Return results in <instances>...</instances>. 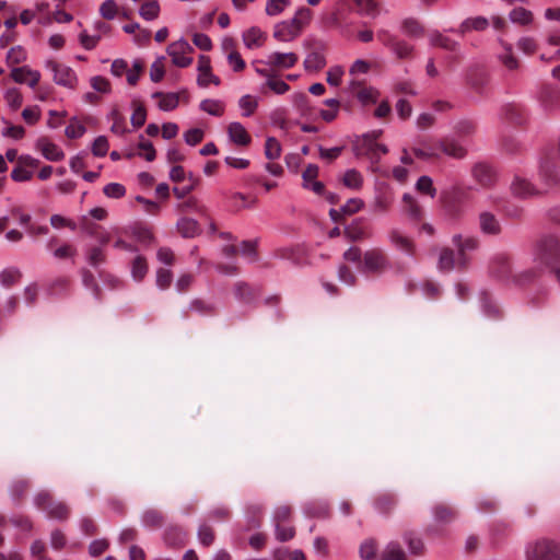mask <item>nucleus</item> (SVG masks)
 Returning a JSON list of instances; mask_svg holds the SVG:
<instances>
[{"instance_id": "nucleus-64", "label": "nucleus", "mask_w": 560, "mask_h": 560, "mask_svg": "<svg viewBox=\"0 0 560 560\" xmlns=\"http://www.w3.org/2000/svg\"><path fill=\"white\" fill-rule=\"evenodd\" d=\"M395 503L396 501L392 495L384 494L376 499L374 505L376 511H378L380 513H387L393 509Z\"/></svg>"}, {"instance_id": "nucleus-30", "label": "nucleus", "mask_w": 560, "mask_h": 560, "mask_svg": "<svg viewBox=\"0 0 560 560\" xmlns=\"http://www.w3.org/2000/svg\"><path fill=\"white\" fill-rule=\"evenodd\" d=\"M402 201L408 217L413 221H420L422 218V209L418 205L417 200L410 194H405L402 196Z\"/></svg>"}, {"instance_id": "nucleus-13", "label": "nucleus", "mask_w": 560, "mask_h": 560, "mask_svg": "<svg viewBox=\"0 0 560 560\" xmlns=\"http://www.w3.org/2000/svg\"><path fill=\"white\" fill-rule=\"evenodd\" d=\"M189 312H194L200 316H211L215 313V305L202 299H194L189 302L187 308L182 311V318L187 319L189 317Z\"/></svg>"}, {"instance_id": "nucleus-24", "label": "nucleus", "mask_w": 560, "mask_h": 560, "mask_svg": "<svg viewBox=\"0 0 560 560\" xmlns=\"http://www.w3.org/2000/svg\"><path fill=\"white\" fill-rule=\"evenodd\" d=\"M511 190L514 196L520 198H527L537 192L535 187L522 177H515L511 184Z\"/></svg>"}, {"instance_id": "nucleus-31", "label": "nucleus", "mask_w": 560, "mask_h": 560, "mask_svg": "<svg viewBox=\"0 0 560 560\" xmlns=\"http://www.w3.org/2000/svg\"><path fill=\"white\" fill-rule=\"evenodd\" d=\"M161 8L156 0H148L141 4L139 15L145 21L158 19Z\"/></svg>"}, {"instance_id": "nucleus-61", "label": "nucleus", "mask_w": 560, "mask_h": 560, "mask_svg": "<svg viewBox=\"0 0 560 560\" xmlns=\"http://www.w3.org/2000/svg\"><path fill=\"white\" fill-rule=\"evenodd\" d=\"M103 192L108 198H121L126 195V188L119 183H109L103 188Z\"/></svg>"}, {"instance_id": "nucleus-33", "label": "nucleus", "mask_w": 560, "mask_h": 560, "mask_svg": "<svg viewBox=\"0 0 560 560\" xmlns=\"http://www.w3.org/2000/svg\"><path fill=\"white\" fill-rule=\"evenodd\" d=\"M148 272V264L142 255H137L131 262V277L135 281L143 280Z\"/></svg>"}, {"instance_id": "nucleus-44", "label": "nucleus", "mask_w": 560, "mask_h": 560, "mask_svg": "<svg viewBox=\"0 0 560 560\" xmlns=\"http://www.w3.org/2000/svg\"><path fill=\"white\" fill-rule=\"evenodd\" d=\"M265 155L268 160H277L281 155V144L275 137H268L265 143Z\"/></svg>"}, {"instance_id": "nucleus-55", "label": "nucleus", "mask_w": 560, "mask_h": 560, "mask_svg": "<svg viewBox=\"0 0 560 560\" xmlns=\"http://www.w3.org/2000/svg\"><path fill=\"white\" fill-rule=\"evenodd\" d=\"M139 150L143 151V153H139V156L143 158L148 162H152L155 156V149L151 141L145 140L143 136H140V142L138 144Z\"/></svg>"}, {"instance_id": "nucleus-57", "label": "nucleus", "mask_w": 560, "mask_h": 560, "mask_svg": "<svg viewBox=\"0 0 560 560\" xmlns=\"http://www.w3.org/2000/svg\"><path fill=\"white\" fill-rule=\"evenodd\" d=\"M108 140L105 136H98L92 144V153L97 158H103L108 152Z\"/></svg>"}, {"instance_id": "nucleus-7", "label": "nucleus", "mask_w": 560, "mask_h": 560, "mask_svg": "<svg viewBox=\"0 0 560 560\" xmlns=\"http://www.w3.org/2000/svg\"><path fill=\"white\" fill-rule=\"evenodd\" d=\"M378 135H364L357 145L358 154L366 155L372 162H378L381 156L388 152L385 144L376 142Z\"/></svg>"}, {"instance_id": "nucleus-54", "label": "nucleus", "mask_w": 560, "mask_h": 560, "mask_svg": "<svg viewBox=\"0 0 560 560\" xmlns=\"http://www.w3.org/2000/svg\"><path fill=\"white\" fill-rule=\"evenodd\" d=\"M82 282L86 289H89L93 292V294L96 299L100 298V293H101L100 285L97 284L95 278H94V275L90 270H86V269L82 270Z\"/></svg>"}, {"instance_id": "nucleus-32", "label": "nucleus", "mask_w": 560, "mask_h": 560, "mask_svg": "<svg viewBox=\"0 0 560 560\" xmlns=\"http://www.w3.org/2000/svg\"><path fill=\"white\" fill-rule=\"evenodd\" d=\"M342 184L353 190H359L363 186V176L355 168L347 170L342 177Z\"/></svg>"}, {"instance_id": "nucleus-47", "label": "nucleus", "mask_w": 560, "mask_h": 560, "mask_svg": "<svg viewBox=\"0 0 560 560\" xmlns=\"http://www.w3.org/2000/svg\"><path fill=\"white\" fill-rule=\"evenodd\" d=\"M290 3V0H268L265 9L266 14L269 16L279 15Z\"/></svg>"}, {"instance_id": "nucleus-27", "label": "nucleus", "mask_w": 560, "mask_h": 560, "mask_svg": "<svg viewBox=\"0 0 560 560\" xmlns=\"http://www.w3.org/2000/svg\"><path fill=\"white\" fill-rule=\"evenodd\" d=\"M436 149L441 150L444 154L456 159H462L466 154L465 148L456 141H440Z\"/></svg>"}, {"instance_id": "nucleus-8", "label": "nucleus", "mask_w": 560, "mask_h": 560, "mask_svg": "<svg viewBox=\"0 0 560 560\" xmlns=\"http://www.w3.org/2000/svg\"><path fill=\"white\" fill-rule=\"evenodd\" d=\"M298 61L299 56L295 52L272 51L261 62L270 68L287 70L293 68Z\"/></svg>"}, {"instance_id": "nucleus-25", "label": "nucleus", "mask_w": 560, "mask_h": 560, "mask_svg": "<svg viewBox=\"0 0 560 560\" xmlns=\"http://www.w3.org/2000/svg\"><path fill=\"white\" fill-rule=\"evenodd\" d=\"M433 520L436 524L446 525L456 517V512L447 505L438 504L432 509Z\"/></svg>"}, {"instance_id": "nucleus-42", "label": "nucleus", "mask_w": 560, "mask_h": 560, "mask_svg": "<svg viewBox=\"0 0 560 560\" xmlns=\"http://www.w3.org/2000/svg\"><path fill=\"white\" fill-rule=\"evenodd\" d=\"M404 541L408 546L410 553L420 555L423 550V542L415 533L408 532L404 534Z\"/></svg>"}, {"instance_id": "nucleus-58", "label": "nucleus", "mask_w": 560, "mask_h": 560, "mask_svg": "<svg viewBox=\"0 0 560 560\" xmlns=\"http://www.w3.org/2000/svg\"><path fill=\"white\" fill-rule=\"evenodd\" d=\"M402 31L405 34L409 36H420L423 34V27L421 24L415 19H407L402 23Z\"/></svg>"}, {"instance_id": "nucleus-51", "label": "nucleus", "mask_w": 560, "mask_h": 560, "mask_svg": "<svg viewBox=\"0 0 560 560\" xmlns=\"http://www.w3.org/2000/svg\"><path fill=\"white\" fill-rule=\"evenodd\" d=\"M4 100L8 106L13 110L18 109L23 103L22 94L16 88L9 89L4 93Z\"/></svg>"}, {"instance_id": "nucleus-41", "label": "nucleus", "mask_w": 560, "mask_h": 560, "mask_svg": "<svg viewBox=\"0 0 560 560\" xmlns=\"http://www.w3.org/2000/svg\"><path fill=\"white\" fill-rule=\"evenodd\" d=\"M357 98L362 105H368L370 103H376L380 92L373 88H362L357 92Z\"/></svg>"}, {"instance_id": "nucleus-6", "label": "nucleus", "mask_w": 560, "mask_h": 560, "mask_svg": "<svg viewBox=\"0 0 560 560\" xmlns=\"http://www.w3.org/2000/svg\"><path fill=\"white\" fill-rule=\"evenodd\" d=\"M192 52L194 48L184 38L173 42L167 47V54L171 57L173 65L179 68H186L191 65Z\"/></svg>"}, {"instance_id": "nucleus-52", "label": "nucleus", "mask_w": 560, "mask_h": 560, "mask_svg": "<svg viewBox=\"0 0 560 560\" xmlns=\"http://www.w3.org/2000/svg\"><path fill=\"white\" fill-rule=\"evenodd\" d=\"M30 488V481L24 479H19L12 482L10 487V494L13 500H20L23 498L25 492Z\"/></svg>"}, {"instance_id": "nucleus-56", "label": "nucleus", "mask_w": 560, "mask_h": 560, "mask_svg": "<svg viewBox=\"0 0 560 560\" xmlns=\"http://www.w3.org/2000/svg\"><path fill=\"white\" fill-rule=\"evenodd\" d=\"M416 188L423 194L429 195L431 198H434L436 195V189L433 187V182L429 176H421L416 183Z\"/></svg>"}, {"instance_id": "nucleus-16", "label": "nucleus", "mask_w": 560, "mask_h": 560, "mask_svg": "<svg viewBox=\"0 0 560 560\" xmlns=\"http://www.w3.org/2000/svg\"><path fill=\"white\" fill-rule=\"evenodd\" d=\"M388 238L392 245L398 250H401L410 256L415 254L413 242L404 234H401L398 230H392L388 233Z\"/></svg>"}, {"instance_id": "nucleus-48", "label": "nucleus", "mask_w": 560, "mask_h": 560, "mask_svg": "<svg viewBox=\"0 0 560 560\" xmlns=\"http://www.w3.org/2000/svg\"><path fill=\"white\" fill-rule=\"evenodd\" d=\"M113 120V125L110 127V131L122 136L127 132L126 121L124 117H121L117 109H113L108 116Z\"/></svg>"}, {"instance_id": "nucleus-40", "label": "nucleus", "mask_w": 560, "mask_h": 560, "mask_svg": "<svg viewBox=\"0 0 560 560\" xmlns=\"http://www.w3.org/2000/svg\"><path fill=\"white\" fill-rule=\"evenodd\" d=\"M509 18L513 23L526 25L532 22L533 14L530 11H528L522 7H518V8L513 9L510 12Z\"/></svg>"}, {"instance_id": "nucleus-26", "label": "nucleus", "mask_w": 560, "mask_h": 560, "mask_svg": "<svg viewBox=\"0 0 560 560\" xmlns=\"http://www.w3.org/2000/svg\"><path fill=\"white\" fill-rule=\"evenodd\" d=\"M178 232L183 237L191 238L199 234V223L191 218H182L177 222Z\"/></svg>"}, {"instance_id": "nucleus-3", "label": "nucleus", "mask_w": 560, "mask_h": 560, "mask_svg": "<svg viewBox=\"0 0 560 560\" xmlns=\"http://www.w3.org/2000/svg\"><path fill=\"white\" fill-rule=\"evenodd\" d=\"M303 46L307 50L303 62L305 70L316 72L323 69L327 63V44L322 39L307 37L304 39Z\"/></svg>"}, {"instance_id": "nucleus-5", "label": "nucleus", "mask_w": 560, "mask_h": 560, "mask_svg": "<svg viewBox=\"0 0 560 560\" xmlns=\"http://www.w3.org/2000/svg\"><path fill=\"white\" fill-rule=\"evenodd\" d=\"M45 67L52 72V80L57 85L68 89H74L77 86L78 77L70 67L52 59L46 60Z\"/></svg>"}, {"instance_id": "nucleus-2", "label": "nucleus", "mask_w": 560, "mask_h": 560, "mask_svg": "<svg viewBox=\"0 0 560 560\" xmlns=\"http://www.w3.org/2000/svg\"><path fill=\"white\" fill-rule=\"evenodd\" d=\"M312 11L305 7L300 8L289 21H282L275 26L273 37L282 43L295 39L302 30L310 23Z\"/></svg>"}, {"instance_id": "nucleus-19", "label": "nucleus", "mask_w": 560, "mask_h": 560, "mask_svg": "<svg viewBox=\"0 0 560 560\" xmlns=\"http://www.w3.org/2000/svg\"><path fill=\"white\" fill-rule=\"evenodd\" d=\"M472 176L485 187L492 185L495 178L492 167L485 163H478L474 166Z\"/></svg>"}, {"instance_id": "nucleus-28", "label": "nucleus", "mask_w": 560, "mask_h": 560, "mask_svg": "<svg viewBox=\"0 0 560 560\" xmlns=\"http://www.w3.org/2000/svg\"><path fill=\"white\" fill-rule=\"evenodd\" d=\"M153 98L160 97L159 108L164 112H170L178 106L179 97L176 93H162L155 92L152 94Z\"/></svg>"}, {"instance_id": "nucleus-22", "label": "nucleus", "mask_w": 560, "mask_h": 560, "mask_svg": "<svg viewBox=\"0 0 560 560\" xmlns=\"http://www.w3.org/2000/svg\"><path fill=\"white\" fill-rule=\"evenodd\" d=\"M45 514L48 518L62 522L68 520L70 515V509L66 503L61 501H52L47 505Z\"/></svg>"}, {"instance_id": "nucleus-34", "label": "nucleus", "mask_w": 560, "mask_h": 560, "mask_svg": "<svg viewBox=\"0 0 560 560\" xmlns=\"http://www.w3.org/2000/svg\"><path fill=\"white\" fill-rule=\"evenodd\" d=\"M406 553L396 541L387 544L382 552V560H406Z\"/></svg>"}, {"instance_id": "nucleus-15", "label": "nucleus", "mask_w": 560, "mask_h": 560, "mask_svg": "<svg viewBox=\"0 0 560 560\" xmlns=\"http://www.w3.org/2000/svg\"><path fill=\"white\" fill-rule=\"evenodd\" d=\"M37 149L40 150L43 156L52 162L61 161L65 158L63 151L49 140L42 138L36 143Z\"/></svg>"}, {"instance_id": "nucleus-49", "label": "nucleus", "mask_w": 560, "mask_h": 560, "mask_svg": "<svg viewBox=\"0 0 560 560\" xmlns=\"http://www.w3.org/2000/svg\"><path fill=\"white\" fill-rule=\"evenodd\" d=\"M26 57H27V55H26L25 49L22 46L18 45V46L12 47L8 51L7 62L9 65H19V63L25 61Z\"/></svg>"}, {"instance_id": "nucleus-39", "label": "nucleus", "mask_w": 560, "mask_h": 560, "mask_svg": "<svg viewBox=\"0 0 560 560\" xmlns=\"http://www.w3.org/2000/svg\"><path fill=\"white\" fill-rule=\"evenodd\" d=\"M480 303H481V310L482 313L490 317V318H498L500 316V310L498 306L493 303L491 298L482 292L480 295Z\"/></svg>"}, {"instance_id": "nucleus-10", "label": "nucleus", "mask_w": 560, "mask_h": 560, "mask_svg": "<svg viewBox=\"0 0 560 560\" xmlns=\"http://www.w3.org/2000/svg\"><path fill=\"white\" fill-rule=\"evenodd\" d=\"M363 267L368 272H382L389 267V262L381 249H370L363 255Z\"/></svg>"}, {"instance_id": "nucleus-17", "label": "nucleus", "mask_w": 560, "mask_h": 560, "mask_svg": "<svg viewBox=\"0 0 560 560\" xmlns=\"http://www.w3.org/2000/svg\"><path fill=\"white\" fill-rule=\"evenodd\" d=\"M141 525L149 529H158L164 524V515L156 509H147L140 517Z\"/></svg>"}, {"instance_id": "nucleus-18", "label": "nucleus", "mask_w": 560, "mask_h": 560, "mask_svg": "<svg viewBox=\"0 0 560 560\" xmlns=\"http://www.w3.org/2000/svg\"><path fill=\"white\" fill-rule=\"evenodd\" d=\"M489 24L490 21L485 16L467 18L460 23L456 32L460 35H464L471 31L481 32L485 31L489 26Z\"/></svg>"}, {"instance_id": "nucleus-36", "label": "nucleus", "mask_w": 560, "mask_h": 560, "mask_svg": "<svg viewBox=\"0 0 560 560\" xmlns=\"http://www.w3.org/2000/svg\"><path fill=\"white\" fill-rule=\"evenodd\" d=\"M430 43L432 46L441 47L445 50L454 51L457 47V43L447 36L439 32H433L430 35Z\"/></svg>"}, {"instance_id": "nucleus-23", "label": "nucleus", "mask_w": 560, "mask_h": 560, "mask_svg": "<svg viewBox=\"0 0 560 560\" xmlns=\"http://www.w3.org/2000/svg\"><path fill=\"white\" fill-rule=\"evenodd\" d=\"M265 38L266 33L256 26H253L243 33L244 45L249 49L260 47Z\"/></svg>"}, {"instance_id": "nucleus-9", "label": "nucleus", "mask_w": 560, "mask_h": 560, "mask_svg": "<svg viewBox=\"0 0 560 560\" xmlns=\"http://www.w3.org/2000/svg\"><path fill=\"white\" fill-rule=\"evenodd\" d=\"M453 245L457 249L458 266L466 267L468 264L467 252L475 250L478 247V240L474 236H463L462 234H455L452 237Z\"/></svg>"}, {"instance_id": "nucleus-46", "label": "nucleus", "mask_w": 560, "mask_h": 560, "mask_svg": "<svg viewBox=\"0 0 560 560\" xmlns=\"http://www.w3.org/2000/svg\"><path fill=\"white\" fill-rule=\"evenodd\" d=\"M173 281V272L170 269L159 268L156 270L155 283L156 287L164 291L170 288Z\"/></svg>"}, {"instance_id": "nucleus-63", "label": "nucleus", "mask_w": 560, "mask_h": 560, "mask_svg": "<svg viewBox=\"0 0 560 560\" xmlns=\"http://www.w3.org/2000/svg\"><path fill=\"white\" fill-rule=\"evenodd\" d=\"M197 535H198L199 542L202 546L209 547L214 541V533H213L212 528L208 525L199 526Z\"/></svg>"}, {"instance_id": "nucleus-60", "label": "nucleus", "mask_w": 560, "mask_h": 560, "mask_svg": "<svg viewBox=\"0 0 560 560\" xmlns=\"http://www.w3.org/2000/svg\"><path fill=\"white\" fill-rule=\"evenodd\" d=\"M85 131V127L77 121L75 118H73L71 122L66 127L65 133L70 139H78L81 138Z\"/></svg>"}, {"instance_id": "nucleus-1", "label": "nucleus", "mask_w": 560, "mask_h": 560, "mask_svg": "<svg viewBox=\"0 0 560 560\" xmlns=\"http://www.w3.org/2000/svg\"><path fill=\"white\" fill-rule=\"evenodd\" d=\"M533 260L535 268L523 275L526 277L525 280H530L544 270L560 265V237L555 234L540 236L533 248Z\"/></svg>"}, {"instance_id": "nucleus-21", "label": "nucleus", "mask_w": 560, "mask_h": 560, "mask_svg": "<svg viewBox=\"0 0 560 560\" xmlns=\"http://www.w3.org/2000/svg\"><path fill=\"white\" fill-rule=\"evenodd\" d=\"M455 267L460 268L458 266V255H455L454 250L447 247L441 249L438 261L439 270L448 272Z\"/></svg>"}, {"instance_id": "nucleus-50", "label": "nucleus", "mask_w": 560, "mask_h": 560, "mask_svg": "<svg viewBox=\"0 0 560 560\" xmlns=\"http://www.w3.org/2000/svg\"><path fill=\"white\" fill-rule=\"evenodd\" d=\"M33 176L34 172L32 170L19 164L11 171V178L16 183L28 182Z\"/></svg>"}, {"instance_id": "nucleus-43", "label": "nucleus", "mask_w": 560, "mask_h": 560, "mask_svg": "<svg viewBox=\"0 0 560 560\" xmlns=\"http://www.w3.org/2000/svg\"><path fill=\"white\" fill-rule=\"evenodd\" d=\"M238 106L242 109V115L244 117H249L254 114L258 106V102L252 95L246 94L243 95L238 101Z\"/></svg>"}, {"instance_id": "nucleus-35", "label": "nucleus", "mask_w": 560, "mask_h": 560, "mask_svg": "<svg viewBox=\"0 0 560 560\" xmlns=\"http://www.w3.org/2000/svg\"><path fill=\"white\" fill-rule=\"evenodd\" d=\"M362 220H355L350 225L346 226L345 235L350 241L357 242L368 237L366 231L361 226Z\"/></svg>"}, {"instance_id": "nucleus-37", "label": "nucleus", "mask_w": 560, "mask_h": 560, "mask_svg": "<svg viewBox=\"0 0 560 560\" xmlns=\"http://www.w3.org/2000/svg\"><path fill=\"white\" fill-rule=\"evenodd\" d=\"M200 109L211 116L220 117L224 113V104L219 100H203L199 105Z\"/></svg>"}, {"instance_id": "nucleus-59", "label": "nucleus", "mask_w": 560, "mask_h": 560, "mask_svg": "<svg viewBox=\"0 0 560 560\" xmlns=\"http://www.w3.org/2000/svg\"><path fill=\"white\" fill-rule=\"evenodd\" d=\"M360 557L362 560H372L376 555V544L373 539H366L360 546Z\"/></svg>"}, {"instance_id": "nucleus-14", "label": "nucleus", "mask_w": 560, "mask_h": 560, "mask_svg": "<svg viewBox=\"0 0 560 560\" xmlns=\"http://www.w3.org/2000/svg\"><path fill=\"white\" fill-rule=\"evenodd\" d=\"M228 135L230 140L236 145L246 147L252 141L249 133L238 121H233L229 125Z\"/></svg>"}, {"instance_id": "nucleus-4", "label": "nucleus", "mask_w": 560, "mask_h": 560, "mask_svg": "<svg viewBox=\"0 0 560 560\" xmlns=\"http://www.w3.org/2000/svg\"><path fill=\"white\" fill-rule=\"evenodd\" d=\"M525 560H560V544L541 538L525 546Z\"/></svg>"}, {"instance_id": "nucleus-11", "label": "nucleus", "mask_w": 560, "mask_h": 560, "mask_svg": "<svg viewBox=\"0 0 560 560\" xmlns=\"http://www.w3.org/2000/svg\"><path fill=\"white\" fill-rule=\"evenodd\" d=\"M10 77L14 82L27 84L31 89H34L40 80V72L31 69L28 66H22L12 68Z\"/></svg>"}, {"instance_id": "nucleus-20", "label": "nucleus", "mask_w": 560, "mask_h": 560, "mask_svg": "<svg viewBox=\"0 0 560 560\" xmlns=\"http://www.w3.org/2000/svg\"><path fill=\"white\" fill-rule=\"evenodd\" d=\"M480 230L485 234L495 235L501 231V225L495 215L491 212L485 211L479 214Z\"/></svg>"}, {"instance_id": "nucleus-45", "label": "nucleus", "mask_w": 560, "mask_h": 560, "mask_svg": "<svg viewBox=\"0 0 560 560\" xmlns=\"http://www.w3.org/2000/svg\"><path fill=\"white\" fill-rule=\"evenodd\" d=\"M390 50L397 58L405 59L411 56L413 47L407 42L397 38Z\"/></svg>"}, {"instance_id": "nucleus-62", "label": "nucleus", "mask_w": 560, "mask_h": 560, "mask_svg": "<svg viewBox=\"0 0 560 560\" xmlns=\"http://www.w3.org/2000/svg\"><path fill=\"white\" fill-rule=\"evenodd\" d=\"M266 85L279 95L284 94L290 89L287 82H284L281 79H278L276 75L269 77V80L266 81Z\"/></svg>"}, {"instance_id": "nucleus-38", "label": "nucleus", "mask_w": 560, "mask_h": 560, "mask_svg": "<svg viewBox=\"0 0 560 560\" xmlns=\"http://www.w3.org/2000/svg\"><path fill=\"white\" fill-rule=\"evenodd\" d=\"M21 278V271L15 267H9L0 272L1 285L9 288L15 284Z\"/></svg>"}, {"instance_id": "nucleus-29", "label": "nucleus", "mask_w": 560, "mask_h": 560, "mask_svg": "<svg viewBox=\"0 0 560 560\" xmlns=\"http://www.w3.org/2000/svg\"><path fill=\"white\" fill-rule=\"evenodd\" d=\"M355 7L359 14L368 18H376L380 13V5L376 0H355Z\"/></svg>"}, {"instance_id": "nucleus-53", "label": "nucleus", "mask_w": 560, "mask_h": 560, "mask_svg": "<svg viewBox=\"0 0 560 560\" xmlns=\"http://www.w3.org/2000/svg\"><path fill=\"white\" fill-rule=\"evenodd\" d=\"M242 256L246 257L249 261L257 260V241H243L240 247Z\"/></svg>"}, {"instance_id": "nucleus-12", "label": "nucleus", "mask_w": 560, "mask_h": 560, "mask_svg": "<svg viewBox=\"0 0 560 560\" xmlns=\"http://www.w3.org/2000/svg\"><path fill=\"white\" fill-rule=\"evenodd\" d=\"M198 78L197 83L199 86L206 88L209 83H213L214 85L220 84V79L211 71V62L210 58L205 55H200L198 59Z\"/></svg>"}]
</instances>
